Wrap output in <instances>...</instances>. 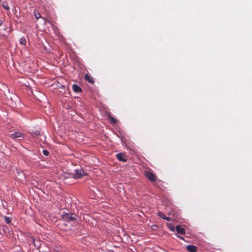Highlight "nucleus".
I'll use <instances>...</instances> for the list:
<instances>
[{
	"label": "nucleus",
	"instance_id": "nucleus-1",
	"mask_svg": "<svg viewBox=\"0 0 252 252\" xmlns=\"http://www.w3.org/2000/svg\"><path fill=\"white\" fill-rule=\"evenodd\" d=\"M72 177L74 179H79L87 175V172L82 169L75 170L74 173H72Z\"/></svg>",
	"mask_w": 252,
	"mask_h": 252
},
{
	"label": "nucleus",
	"instance_id": "nucleus-2",
	"mask_svg": "<svg viewBox=\"0 0 252 252\" xmlns=\"http://www.w3.org/2000/svg\"><path fill=\"white\" fill-rule=\"evenodd\" d=\"M77 216L75 214L66 213L63 216L64 220L67 221H71L76 219Z\"/></svg>",
	"mask_w": 252,
	"mask_h": 252
},
{
	"label": "nucleus",
	"instance_id": "nucleus-3",
	"mask_svg": "<svg viewBox=\"0 0 252 252\" xmlns=\"http://www.w3.org/2000/svg\"><path fill=\"white\" fill-rule=\"evenodd\" d=\"M145 175L150 181H156L157 180L156 176L151 172H146Z\"/></svg>",
	"mask_w": 252,
	"mask_h": 252
},
{
	"label": "nucleus",
	"instance_id": "nucleus-4",
	"mask_svg": "<svg viewBox=\"0 0 252 252\" xmlns=\"http://www.w3.org/2000/svg\"><path fill=\"white\" fill-rule=\"evenodd\" d=\"M116 157L118 158V159L120 161H122L123 162H126L127 160V159L126 158V156L124 153H119L116 155Z\"/></svg>",
	"mask_w": 252,
	"mask_h": 252
},
{
	"label": "nucleus",
	"instance_id": "nucleus-5",
	"mask_svg": "<svg viewBox=\"0 0 252 252\" xmlns=\"http://www.w3.org/2000/svg\"><path fill=\"white\" fill-rule=\"evenodd\" d=\"M187 249L189 252H196L197 248L193 245H188L187 246Z\"/></svg>",
	"mask_w": 252,
	"mask_h": 252
},
{
	"label": "nucleus",
	"instance_id": "nucleus-6",
	"mask_svg": "<svg viewBox=\"0 0 252 252\" xmlns=\"http://www.w3.org/2000/svg\"><path fill=\"white\" fill-rule=\"evenodd\" d=\"M176 231L178 233H180V234H184L185 233V230L184 228L182 227L180 225H177L176 227Z\"/></svg>",
	"mask_w": 252,
	"mask_h": 252
},
{
	"label": "nucleus",
	"instance_id": "nucleus-7",
	"mask_svg": "<svg viewBox=\"0 0 252 252\" xmlns=\"http://www.w3.org/2000/svg\"><path fill=\"white\" fill-rule=\"evenodd\" d=\"M72 89L74 92L75 93H79L81 92V88L77 85L73 84L72 86Z\"/></svg>",
	"mask_w": 252,
	"mask_h": 252
},
{
	"label": "nucleus",
	"instance_id": "nucleus-8",
	"mask_svg": "<svg viewBox=\"0 0 252 252\" xmlns=\"http://www.w3.org/2000/svg\"><path fill=\"white\" fill-rule=\"evenodd\" d=\"M85 79L86 81H88L89 83H93L94 81H93V78L90 76L89 74H85Z\"/></svg>",
	"mask_w": 252,
	"mask_h": 252
},
{
	"label": "nucleus",
	"instance_id": "nucleus-9",
	"mask_svg": "<svg viewBox=\"0 0 252 252\" xmlns=\"http://www.w3.org/2000/svg\"><path fill=\"white\" fill-rule=\"evenodd\" d=\"M11 136L12 138H16L18 137H22V134L19 132H15L11 135Z\"/></svg>",
	"mask_w": 252,
	"mask_h": 252
},
{
	"label": "nucleus",
	"instance_id": "nucleus-10",
	"mask_svg": "<svg viewBox=\"0 0 252 252\" xmlns=\"http://www.w3.org/2000/svg\"><path fill=\"white\" fill-rule=\"evenodd\" d=\"M167 226L168 228L172 231H175V227L173 225H172L171 223H167Z\"/></svg>",
	"mask_w": 252,
	"mask_h": 252
},
{
	"label": "nucleus",
	"instance_id": "nucleus-11",
	"mask_svg": "<svg viewBox=\"0 0 252 252\" xmlns=\"http://www.w3.org/2000/svg\"><path fill=\"white\" fill-rule=\"evenodd\" d=\"M20 44H21L22 45H25L26 44V40L25 39V38L24 37H22L20 40Z\"/></svg>",
	"mask_w": 252,
	"mask_h": 252
},
{
	"label": "nucleus",
	"instance_id": "nucleus-12",
	"mask_svg": "<svg viewBox=\"0 0 252 252\" xmlns=\"http://www.w3.org/2000/svg\"><path fill=\"white\" fill-rule=\"evenodd\" d=\"M158 216L163 219H164L166 217L165 215L163 213H162V212H159L158 213Z\"/></svg>",
	"mask_w": 252,
	"mask_h": 252
},
{
	"label": "nucleus",
	"instance_id": "nucleus-13",
	"mask_svg": "<svg viewBox=\"0 0 252 252\" xmlns=\"http://www.w3.org/2000/svg\"><path fill=\"white\" fill-rule=\"evenodd\" d=\"M35 17L36 19H38L41 18V15L39 13H35Z\"/></svg>",
	"mask_w": 252,
	"mask_h": 252
},
{
	"label": "nucleus",
	"instance_id": "nucleus-14",
	"mask_svg": "<svg viewBox=\"0 0 252 252\" xmlns=\"http://www.w3.org/2000/svg\"><path fill=\"white\" fill-rule=\"evenodd\" d=\"M2 6L7 10H8L9 9V7L7 5L5 4L4 3H3L2 4Z\"/></svg>",
	"mask_w": 252,
	"mask_h": 252
},
{
	"label": "nucleus",
	"instance_id": "nucleus-15",
	"mask_svg": "<svg viewBox=\"0 0 252 252\" xmlns=\"http://www.w3.org/2000/svg\"><path fill=\"white\" fill-rule=\"evenodd\" d=\"M43 154L45 155V156H48V154H49V152L48 151L46 150H44L43 151Z\"/></svg>",
	"mask_w": 252,
	"mask_h": 252
},
{
	"label": "nucleus",
	"instance_id": "nucleus-16",
	"mask_svg": "<svg viewBox=\"0 0 252 252\" xmlns=\"http://www.w3.org/2000/svg\"><path fill=\"white\" fill-rule=\"evenodd\" d=\"M111 122L112 123H115L116 122V120L114 118H111Z\"/></svg>",
	"mask_w": 252,
	"mask_h": 252
},
{
	"label": "nucleus",
	"instance_id": "nucleus-17",
	"mask_svg": "<svg viewBox=\"0 0 252 252\" xmlns=\"http://www.w3.org/2000/svg\"><path fill=\"white\" fill-rule=\"evenodd\" d=\"M5 221L7 223H9L10 222V220L9 219V218H5Z\"/></svg>",
	"mask_w": 252,
	"mask_h": 252
},
{
	"label": "nucleus",
	"instance_id": "nucleus-18",
	"mask_svg": "<svg viewBox=\"0 0 252 252\" xmlns=\"http://www.w3.org/2000/svg\"><path fill=\"white\" fill-rule=\"evenodd\" d=\"M164 220H169V221H170V220H171L172 219H171L170 218H169V217H165V218L164 219Z\"/></svg>",
	"mask_w": 252,
	"mask_h": 252
},
{
	"label": "nucleus",
	"instance_id": "nucleus-19",
	"mask_svg": "<svg viewBox=\"0 0 252 252\" xmlns=\"http://www.w3.org/2000/svg\"><path fill=\"white\" fill-rule=\"evenodd\" d=\"M2 21L0 20V26L2 25Z\"/></svg>",
	"mask_w": 252,
	"mask_h": 252
},
{
	"label": "nucleus",
	"instance_id": "nucleus-20",
	"mask_svg": "<svg viewBox=\"0 0 252 252\" xmlns=\"http://www.w3.org/2000/svg\"><path fill=\"white\" fill-rule=\"evenodd\" d=\"M179 237L180 239H183V238L182 237H180V236H179Z\"/></svg>",
	"mask_w": 252,
	"mask_h": 252
}]
</instances>
